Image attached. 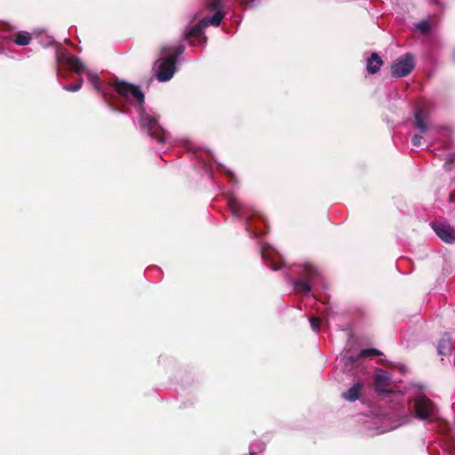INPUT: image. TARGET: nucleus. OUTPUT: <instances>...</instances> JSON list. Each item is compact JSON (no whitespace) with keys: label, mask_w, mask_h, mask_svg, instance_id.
I'll return each mask as SVG.
<instances>
[{"label":"nucleus","mask_w":455,"mask_h":455,"mask_svg":"<svg viewBox=\"0 0 455 455\" xmlns=\"http://www.w3.org/2000/svg\"><path fill=\"white\" fill-rule=\"evenodd\" d=\"M362 388L363 385L361 383H355L348 390L343 392L341 397L346 401L355 402L359 398Z\"/></svg>","instance_id":"obj_13"},{"label":"nucleus","mask_w":455,"mask_h":455,"mask_svg":"<svg viewBox=\"0 0 455 455\" xmlns=\"http://www.w3.org/2000/svg\"><path fill=\"white\" fill-rule=\"evenodd\" d=\"M434 403L427 396H419L414 401V409L416 415L420 419H427L434 412Z\"/></svg>","instance_id":"obj_7"},{"label":"nucleus","mask_w":455,"mask_h":455,"mask_svg":"<svg viewBox=\"0 0 455 455\" xmlns=\"http://www.w3.org/2000/svg\"><path fill=\"white\" fill-rule=\"evenodd\" d=\"M65 63L68 66V68L76 72V74L80 75L85 71V67L82 60L75 56V55H68L65 59Z\"/></svg>","instance_id":"obj_11"},{"label":"nucleus","mask_w":455,"mask_h":455,"mask_svg":"<svg viewBox=\"0 0 455 455\" xmlns=\"http://www.w3.org/2000/svg\"><path fill=\"white\" fill-rule=\"evenodd\" d=\"M162 51H163V52H167L169 51V49H168V48H166V47H164V48L162 49Z\"/></svg>","instance_id":"obj_29"},{"label":"nucleus","mask_w":455,"mask_h":455,"mask_svg":"<svg viewBox=\"0 0 455 455\" xmlns=\"http://www.w3.org/2000/svg\"><path fill=\"white\" fill-rule=\"evenodd\" d=\"M112 85L121 97L129 99L131 96L135 102L139 104L144 103L145 96L140 86L134 85L124 80H116L113 83Z\"/></svg>","instance_id":"obj_3"},{"label":"nucleus","mask_w":455,"mask_h":455,"mask_svg":"<svg viewBox=\"0 0 455 455\" xmlns=\"http://www.w3.org/2000/svg\"><path fill=\"white\" fill-rule=\"evenodd\" d=\"M105 100L108 103V105H109V107L112 108V110H116V108H114V107L111 105V103H110V102H108V99H107V97H106V96H105Z\"/></svg>","instance_id":"obj_27"},{"label":"nucleus","mask_w":455,"mask_h":455,"mask_svg":"<svg viewBox=\"0 0 455 455\" xmlns=\"http://www.w3.org/2000/svg\"><path fill=\"white\" fill-rule=\"evenodd\" d=\"M177 56H167L159 60L156 78L160 82L169 81L176 71Z\"/></svg>","instance_id":"obj_6"},{"label":"nucleus","mask_w":455,"mask_h":455,"mask_svg":"<svg viewBox=\"0 0 455 455\" xmlns=\"http://www.w3.org/2000/svg\"><path fill=\"white\" fill-rule=\"evenodd\" d=\"M63 89L67 92H77L80 90V85L79 84H70V85H65L63 87Z\"/></svg>","instance_id":"obj_21"},{"label":"nucleus","mask_w":455,"mask_h":455,"mask_svg":"<svg viewBox=\"0 0 455 455\" xmlns=\"http://www.w3.org/2000/svg\"><path fill=\"white\" fill-rule=\"evenodd\" d=\"M382 352L375 348L363 349L359 353L357 357H367V356H379L381 355Z\"/></svg>","instance_id":"obj_18"},{"label":"nucleus","mask_w":455,"mask_h":455,"mask_svg":"<svg viewBox=\"0 0 455 455\" xmlns=\"http://www.w3.org/2000/svg\"><path fill=\"white\" fill-rule=\"evenodd\" d=\"M421 140H422V136L415 134L411 140L412 144L416 147H419L421 144Z\"/></svg>","instance_id":"obj_22"},{"label":"nucleus","mask_w":455,"mask_h":455,"mask_svg":"<svg viewBox=\"0 0 455 455\" xmlns=\"http://www.w3.org/2000/svg\"><path fill=\"white\" fill-rule=\"evenodd\" d=\"M262 258L268 261V267L273 270H279L283 266V260L273 251L263 247L261 249Z\"/></svg>","instance_id":"obj_9"},{"label":"nucleus","mask_w":455,"mask_h":455,"mask_svg":"<svg viewBox=\"0 0 455 455\" xmlns=\"http://www.w3.org/2000/svg\"><path fill=\"white\" fill-rule=\"evenodd\" d=\"M432 228L438 237L446 243H455V235L451 226L443 223H435Z\"/></svg>","instance_id":"obj_8"},{"label":"nucleus","mask_w":455,"mask_h":455,"mask_svg":"<svg viewBox=\"0 0 455 455\" xmlns=\"http://www.w3.org/2000/svg\"><path fill=\"white\" fill-rule=\"evenodd\" d=\"M140 125L148 134L160 143L165 141V132L159 125L158 121L152 116L142 114L140 116Z\"/></svg>","instance_id":"obj_4"},{"label":"nucleus","mask_w":455,"mask_h":455,"mask_svg":"<svg viewBox=\"0 0 455 455\" xmlns=\"http://www.w3.org/2000/svg\"><path fill=\"white\" fill-rule=\"evenodd\" d=\"M438 349H439L440 354H442V351H441V344H439V346H438Z\"/></svg>","instance_id":"obj_30"},{"label":"nucleus","mask_w":455,"mask_h":455,"mask_svg":"<svg viewBox=\"0 0 455 455\" xmlns=\"http://www.w3.org/2000/svg\"><path fill=\"white\" fill-rule=\"evenodd\" d=\"M452 161H453V158H452V157H451V158L449 159V162H452Z\"/></svg>","instance_id":"obj_32"},{"label":"nucleus","mask_w":455,"mask_h":455,"mask_svg":"<svg viewBox=\"0 0 455 455\" xmlns=\"http://www.w3.org/2000/svg\"><path fill=\"white\" fill-rule=\"evenodd\" d=\"M100 84V79L98 76L93 77V85L96 89H99L98 84Z\"/></svg>","instance_id":"obj_25"},{"label":"nucleus","mask_w":455,"mask_h":455,"mask_svg":"<svg viewBox=\"0 0 455 455\" xmlns=\"http://www.w3.org/2000/svg\"><path fill=\"white\" fill-rule=\"evenodd\" d=\"M416 28L426 35L430 31V24L427 20H421L415 25Z\"/></svg>","instance_id":"obj_19"},{"label":"nucleus","mask_w":455,"mask_h":455,"mask_svg":"<svg viewBox=\"0 0 455 455\" xmlns=\"http://www.w3.org/2000/svg\"><path fill=\"white\" fill-rule=\"evenodd\" d=\"M250 455H256V453H255V452H253V451H251V452H250Z\"/></svg>","instance_id":"obj_31"},{"label":"nucleus","mask_w":455,"mask_h":455,"mask_svg":"<svg viewBox=\"0 0 455 455\" xmlns=\"http://www.w3.org/2000/svg\"><path fill=\"white\" fill-rule=\"evenodd\" d=\"M76 84H79L80 88H81L82 84H83V79L82 78L78 79V81L76 83Z\"/></svg>","instance_id":"obj_28"},{"label":"nucleus","mask_w":455,"mask_h":455,"mask_svg":"<svg viewBox=\"0 0 455 455\" xmlns=\"http://www.w3.org/2000/svg\"><path fill=\"white\" fill-rule=\"evenodd\" d=\"M244 8L251 6L254 0H236Z\"/></svg>","instance_id":"obj_23"},{"label":"nucleus","mask_w":455,"mask_h":455,"mask_svg":"<svg viewBox=\"0 0 455 455\" xmlns=\"http://www.w3.org/2000/svg\"><path fill=\"white\" fill-rule=\"evenodd\" d=\"M205 7L209 11L215 12V13L221 12L223 14V18L226 15L223 11V0H205Z\"/></svg>","instance_id":"obj_15"},{"label":"nucleus","mask_w":455,"mask_h":455,"mask_svg":"<svg viewBox=\"0 0 455 455\" xmlns=\"http://www.w3.org/2000/svg\"><path fill=\"white\" fill-rule=\"evenodd\" d=\"M346 359H347V362H349L351 363H354L355 362V360H356V358L354 357V356H347Z\"/></svg>","instance_id":"obj_26"},{"label":"nucleus","mask_w":455,"mask_h":455,"mask_svg":"<svg viewBox=\"0 0 455 455\" xmlns=\"http://www.w3.org/2000/svg\"><path fill=\"white\" fill-rule=\"evenodd\" d=\"M228 207L235 216H240L242 211V204L235 197H231L228 200Z\"/></svg>","instance_id":"obj_17"},{"label":"nucleus","mask_w":455,"mask_h":455,"mask_svg":"<svg viewBox=\"0 0 455 455\" xmlns=\"http://www.w3.org/2000/svg\"><path fill=\"white\" fill-rule=\"evenodd\" d=\"M310 325L313 331H318L322 323V319L318 316H312L309 319Z\"/></svg>","instance_id":"obj_20"},{"label":"nucleus","mask_w":455,"mask_h":455,"mask_svg":"<svg viewBox=\"0 0 455 455\" xmlns=\"http://www.w3.org/2000/svg\"><path fill=\"white\" fill-rule=\"evenodd\" d=\"M383 65V60L378 53L372 52L367 59L366 69L370 74H376Z\"/></svg>","instance_id":"obj_12"},{"label":"nucleus","mask_w":455,"mask_h":455,"mask_svg":"<svg viewBox=\"0 0 455 455\" xmlns=\"http://www.w3.org/2000/svg\"><path fill=\"white\" fill-rule=\"evenodd\" d=\"M246 225H247V228L249 229L250 228L249 222H246Z\"/></svg>","instance_id":"obj_33"},{"label":"nucleus","mask_w":455,"mask_h":455,"mask_svg":"<svg viewBox=\"0 0 455 455\" xmlns=\"http://www.w3.org/2000/svg\"><path fill=\"white\" fill-rule=\"evenodd\" d=\"M299 275V279L293 282L294 291L297 293L309 294L311 281L320 275L318 269L312 264L306 263Z\"/></svg>","instance_id":"obj_1"},{"label":"nucleus","mask_w":455,"mask_h":455,"mask_svg":"<svg viewBox=\"0 0 455 455\" xmlns=\"http://www.w3.org/2000/svg\"><path fill=\"white\" fill-rule=\"evenodd\" d=\"M389 386V378L386 372L381 371L375 376L374 388L376 392L381 394L391 393L387 387Z\"/></svg>","instance_id":"obj_10"},{"label":"nucleus","mask_w":455,"mask_h":455,"mask_svg":"<svg viewBox=\"0 0 455 455\" xmlns=\"http://www.w3.org/2000/svg\"><path fill=\"white\" fill-rule=\"evenodd\" d=\"M415 67L414 57L411 53H406L399 57L391 66L392 75L395 77H403L408 76Z\"/></svg>","instance_id":"obj_5"},{"label":"nucleus","mask_w":455,"mask_h":455,"mask_svg":"<svg viewBox=\"0 0 455 455\" xmlns=\"http://www.w3.org/2000/svg\"><path fill=\"white\" fill-rule=\"evenodd\" d=\"M223 20V14L221 12L215 13L212 18H204L197 24H196L193 28L188 29L185 33V39L189 42L190 44L195 45V40L199 38L204 35V29L209 25L218 27L220 25L221 20Z\"/></svg>","instance_id":"obj_2"},{"label":"nucleus","mask_w":455,"mask_h":455,"mask_svg":"<svg viewBox=\"0 0 455 455\" xmlns=\"http://www.w3.org/2000/svg\"><path fill=\"white\" fill-rule=\"evenodd\" d=\"M32 40L31 35L28 32L21 31L14 35L13 42L21 46L28 45Z\"/></svg>","instance_id":"obj_16"},{"label":"nucleus","mask_w":455,"mask_h":455,"mask_svg":"<svg viewBox=\"0 0 455 455\" xmlns=\"http://www.w3.org/2000/svg\"><path fill=\"white\" fill-rule=\"evenodd\" d=\"M184 52V46L183 45H179L176 49H175V52L171 54L170 56H177V58Z\"/></svg>","instance_id":"obj_24"},{"label":"nucleus","mask_w":455,"mask_h":455,"mask_svg":"<svg viewBox=\"0 0 455 455\" xmlns=\"http://www.w3.org/2000/svg\"><path fill=\"white\" fill-rule=\"evenodd\" d=\"M427 117V112L423 108H419L415 113V125L419 129V131L424 133L427 130V126L424 122V118Z\"/></svg>","instance_id":"obj_14"}]
</instances>
